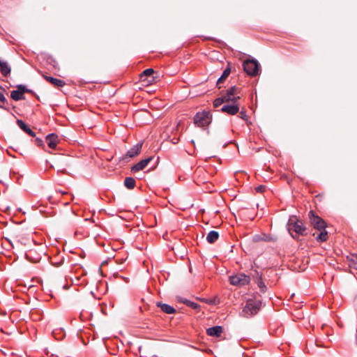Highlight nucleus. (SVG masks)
<instances>
[{
	"mask_svg": "<svg viewBox=\"0 0 357 357\" xmlns=\"http://www.w3.org/2000/svg\"><path fill=\"white\" fill-rule=\"evenodd\" d=\"M10 98L15 101L23 100L24 98V94L18 89L13 90L10 93Z\"/></svg>",
	"mask_w": 357,
	"mask_h": 357,
	"instance_id": "6ab92c4d",
	"label": "nucleus"
},
{
	"mask_svg": "<svg viewBox=\"0 0 357 357\" xmlns=\"http://www.w3.org/2000/svg\"><path fill=\"white\" fill-rule=\"evenodd\" d=\"M287 229L289 232L294 231L298 235H305L306 228L301 220L296 216H291L287 222Z\"/></svg>",
	"mask_w": 357,
	"mask_h": 357,
	"instance_id": "f03ea898",
	"label": "nucleus"
},
{
	"mask_svg": "<svg viewBox=\"0 0 357 357\" xmlns=\"http://www.w3.org/2000/svg\"><path fill=\"white\" fill-rule=\"evenodd\" d=\"M17 88L18 90H20L23 94L24 93H31V90L30 89H28L26 86L24 85H22V84H20V85H17Z\"/></svg>",
	"mask_w": 357,
	"mask_h": 357,
	"instance_id": "cd10ccee",
	"label": "nucleus"
},
{
	"mask_svg": "<svg viewBox=\"0 0 357 357\" xmlns=\"http://www.w3.org/2000/svg\"><path fill=\"white\" fill-rule=\"evenodd\" d=\"M257 284L259 288L260 289L261 291L264 292L266 291V285L264 282L262 281L261 278L260 277L258 280Z\"/></svg>",
	"mask_w": 357,
	"mask_h": 357,
	"instance_id": "bb28decb",
	"label": "nucleus"
},
{
	"mask_svg": "<svg viewBox=\"0 0 357 357\" xmlns=\"http://www.w3.org/2000/svg\"><path fill=\"white\" fill-rule=\"evenodd\" d=\"M261 305V303L259 301L248 300L241 312V315L247 318L255 315L260 310Z\"/></svg>",
	"mask_w": 357,
	"mask_h": 357,
	"instance_id": "f257e3e1",
	"label": "nucleus"
},
{
	"mask_svg": "<svg viewBox=\"0 0 357 357\" xmlns=\"http://www.w3.org/2000/svg\"><path fill=\"white\" fill-rule=\"evenodd\" d=\"M183 303L194 310H198L200 307V305L198 303L189 300H185L183 301Z\"/></svg>",
	"mask_w": 357,
	"mask_h": 357,
	"instance_id": "5701e85b",
	"label": "nucleus"
},
{
	"mask_svg": "<svg viewBox=\"0 0 357 357\" xmlns=\"http://www.w3.org/2000/svg\"><path fill=\"white\" fill-rule=\"evenodd\" d=\"M218 238H219V234H218V231H211L207 234L206 241L209 243H215L218 239Z\"/></svg>",
	"mask_w": 357,
	"mask_h": 357,
	"instance_id": "a211bd4d",
	"label": "nucleus"
},
{
	"mask_svg": "<svg viewBox=\"0 0 357 357\" xmlns=\"http://www.w3.org/2000/svg\"><path fill=\"white\" fill-rule=\"evenodd\" d=\"M223 331L222 327L215 326L206 329V334L212 337H220Z\"/></svg>",
	"mask_w": 357,
	"mask_h": 357,
	"instance_id": "9b49d317",
	"label": "nucleus"
},
{
	"mask_svg": "<svg viewBox=\"0 0 357 357\" xmlns=\"http://www.w3.org/2000/svg\"><path fill=\"white\" fill-rule=\"evenodd\" d=\"M46 142L48 146L52 149H56L59 142L58 136L54 133L49 134L46 136Z\"/></svg>",
	"mask_w": 357,
	"mask_h": 357,
	"instance_id": "9d476101",
	"label": "nucleus"
},
{
	"mask_svg": "<svg viewBox=\"0 0 357 357\" xmlns=\"http://www.w3.org/2000/svg\"><path fill=\"white\" fill-rule=\"evenodd\" d=\"M239 117L241 119H243V120L247 121L248 120V115L246 114V112L245 110H241L239 112Z\"/></svg>",
	"mask_w": 357,
	"mask_h": 357,
	"instance_id": "c756f323",
	"label": "nucleus"
},
{
	"mask_svg": "<svg viewBox=\"0 0 357 357\" xmlns=\"http://www.w3.org/2000/svg\"><path fill=\"white\" fill-rule=\"evenodd\" d=\"M10 66L8 62L0 59V72L4 77H8L10 73Z\"/></svg>",
	"mask_w": 357,
	"mask_h": 357,
	"instance_id": "4468645a",
	"label": "nucleus"
},
{
	"mask_svg": "<svg viewBox=\"0 0 357 357\" xmlns=\"http://www.w3.org/2000/svg\"><path fill=\"white\" fill-rule=\"evenodd\" d=\"M44 78L46 81L49 82L50 83H51L52 85H54L55 86L60 87V86H64V84H65V82L63 80L57 79V78H54L53 77L44 75Z\"/></svg>",
	"mask_w": 357,
	"mask_h": 357,
	"instance_id": "dca6fc26",
	"label": "nucleus"
},
{
	"mask_svg": "<svg viewBox=\"0 0 357 357\" xmlns=\"http://www.w3.org/2000/svg\"><path fill=\"white\" fill-rule=\"evenodd\" d=\"M347 259L349 268L357 271V255L351 254L350 256L347 257Z\"/></svg>",
	"mask_w": 357,
	"mask_h": 357,
	"instance_id": "f3484780",
	"label": "nucleus"
},
{
	"mask_svg": "<svg viewBox=\"0 0 357 357\" xmlns=\"http://www.w3.org/2000/svg\"><path fill=\"white\" fill-rule=\"evenodd\" d=\"M244 71L250 76H256L260 70L259 63L256 59H246L243 63Z\"/></svg>",
	"mask_w": 357,
	"mask_h": 357,
	"instance_id": "7ed1b4c3",
	"label": "nucleus"
},
{
	"mask_svg": "<svg viewBox=\"0 0 357 357\" xmlns=\"http://www.w3.org/2000/svg\"><path fill=\"white\" fill-rule=\"evenodd\" d=\"M264 189H265V186L264 185H259V186H257L255 188L256 191L258 192H264Z\"/></svg>",
	"mask_w": 357,
	"mask_h": 357,
	"instance_id": "7c9ffc66",
	"label": "nucleus"
},
{
	"mask_svg": "<svg viewBox=\"0 0 357 357\" xmlns=\"http://www.w3.org/2000/svg\"><path fill=\"white\" fill-rule=\"evenodd\" d=\"M124 185L129 190H132L135 186V180L132 177H126L124 180Z\"/></svg>",
	"mask_w": 357,
	"mask_h": 357,
	"instance_id": "aec40b11",
	"label": "nucleus"
},
{
	"mask_svg": "<svg viewBox=\"0 0 357 357\" xmlns=\"http://www.w3.org/2000/svg\"><path fill=\"white\" fill-rule=\"evenodd\" d=\"M222 103H225L224 99H222V97H220V98H216V99L213 101V106H214V107L218 108V107H220Z\"/></svg>",
	"mask_w": 357,
	"mask_h": 357,
	"instance_id": "a878e982",
	"label": "nucleus"
},
{
	"mask_svg": "<svg viewBox=\"0 0 357 357\" xmlns=\"http://www.w3.org/2000/svg\"><path fill=\"white\" fill-rule=\"evenodd\" d=\"M154 73V70L152 68H148L144 70L140 75V77L142 79L144 77H149Z\"/></svg>",
	"mask_w": 357,
	"mask_h": 357,
	"instance_id": "b1692460",
	"label": "nucleus"
},
{
	"mask_svg": "<svg viewBox=\"0 0 357 357\" xmlns=\"http://www.w3.org/2000/svg\"><path fill=\"white\" fill-rule=\"evenodd\" d=\"M227 91L233 94L234 96H239V89L235 86L230 87L227 89Z\"/></svg>",
	"mask_w": 357,
	"mask_h": 357,
	"instance_id": "393cba45",
	"label": "nucleus"
},
{
	"mask_svg": "<svg viewBox=\"0 0 357 357\" xmlns=\"http://www.w3.org/2000/svg\"><path fill=\"white\" fill-rule=\"evenodd\" d=\"M250 278L244 273H240L229 277V282L232 285L242 286L248 284Z\"/></svg>",
	"mask_w": 357,
	"mask_h": 357,
	"instance_id": "423d86ee",
	"label": "nucleus"
},
{
	"mask_svg": "<svg viewBox=\"0 0 357 357\" xmlns=\"http://www.w3.org/2000/svg\"><path fill=\"white\" fill-rule=\"evenodd\" d=\"M152 158V157H149L147 158L142 160L141 161H139V162H137L131 167V172L133 173H136L139 171L144 169L151 161Z\"/></svg>",
	"mask_w": 357,
	"mask_h": 357,
	"instance_id": "1a4fd4ad",
	"label": "nucleus"
},
{
	"mask_svg": "<svg viewBox=\"0 0 357 357\" xmlns=\"http://www.w3.org/2000/svg\"><path fill=\"white\" fill-rule=\"evenodd\" d=\"M17 126L26 134L30 135L31 137H35L36 133L29 128V126L22 121L20 119H17L16 121Z\"/></svg>",
	"mask_w": 357,
	"mask_h": 357,
	"instance_id": "f8f14e48",
	"label": "nucleus"
},
{
	"mask_svg": "<svg viewBox=\"0 0 357 357\" xmlns=\"http://www.w3.org/2000/svg\"><path fill=\"white\" fill-rule=\"evenodd\" d=\"M320 234L316 237V239L319 242H325L328 239V232L326 229L319 230Z\"/></svg>",
	"mask_w": 357,
	"mask_h": 357,
	"instance_id": "412c9836",
	"label": "nucleus"
},
{
	"mask_svg": "<svg viewBox=\"0 0 357 357\" xmlns=\"http://www.w3.org/2000/svg\"><path fill=\"white\" fill-rule=\"evenodd\" d=\"M156 305L166 314H174L176 312V310L168 304L162 303V302H157Z\"/></svg>",
	"mask_w": 357,
	"mask_h": 357,
	"instance_id": "ddd939ff",
	"label": "nucleus"
},
{
	"mask_svg": "<svg viewBox=\"0 0 357 357\" xmlns=\"http://www.w3.org/2000/svg\"><path fill=\"white\" fill-rule=\"evenodd\" d=\"M230 73H231L230 68L227 67L224 70L221 77L218 79L217 85H220L221 83H222L224 82V80L229 75Z\"/></svg>",
	"mask_w": 357,
	"mask_h": 357,
	"instance_id": "4be33fe9",
	"label": "nucleus"
},
{
	"mask_svg": "<svg viewBox=\"0 0 357 357\" xmlns=\"http://www.w3.org/2000/svg\"><path fill=\"white\" fill-rule=\"evenodd\" d=\"M222 99H224L225 103H232V102H238L240 100V96H234L231 93L227 91V93L222 96Z\"/></svg>",
	"mask_w": 357,
	"mask_h": 357,
	"instance_id": "2eb2a0df",
	"label": "nucleus"
},
{
	"mask_svg": "<svg viewBox=\"0 0 357 357\" xmlns=\"http://www.w3.org/2000/svg\"><path fill=\"white\" fill-rule=\"evenodd\" d=\"M211 122V114L210 112L203 111L197 112L194 116V123L199 126L204 127L210 124Z\"/></svg>",
	"mask_w": 357,
	"mask_h": 357,
	"instance_id": "20e7f679",
	"label": "nucleus"
},
{
	"mask_svg": "<svg viewBox=\"0 0 357 357\" xmlns=\"http://www.w3.org/2000/svg\"><path fill=\"white\" fill-rule=\"evenodd\" d=\"M6 102V98L4 96L3 93L0 91V102L1 103H5ZM0 108L4 109L7 111H8V109L2 105L0 104Z\"/></svg>",
	"mask_w": 357,
	"mask_h": 357,
	"instance_id": "c85d7f7f",
	"label": "nucleus"
},
{
	"mask_svg": "<svg viewBox=\"0 0 357 357\" xmlns=\"http://www.w3.org/2000/svg\"><path fill=\"white\" fill-rule=\"evenodd\" d=\"M240 107L238 102L226 103L220 111L229 115L236 114L239 112Z\"/></svg>",
	"mask_w": 357,
	"mask_h": 357,
	"instance_id": "0eeeda50",
	"label": "nucleus"
},
{
	"mask_svg": "<svg viewBox=\"0 0 357 357\" xmlns=\"http://www.w3.org/2000/svg\"><path fill=\"white\" fill-rule=\"evenodd\" d=\"M142 142H138L134 145L130 150H128L123 158H134L140 153L142 148Z\"/></svg>",
	"mask_w": 357,
	"mask_h": 357,
	"instance_id": "6e6552de",
	"label": "nucleus"
},
{
	"mask_svg": "<svg viewBox=\"0 0 357 357\" xmlns=\"http://www.w3.org/2000/svg\"><path fill=\"white\" fill-rule=\"evenodd\" d=\"M310 221L313 227L317 230L326 229V223L325 221L315 214L313 211H310L308 213Z\"/></svg>",
	"mask_w": 357,
	"mask_h": 357,
	"instance_id": "39448f33",
	"label": "nucleus"
},
{
	"mask_svg": "<svg viewBox=\"0 0 357 357\" xmlns=\"http://www.w3.org/2000/svg\"><path fill=\"white\" fill-rule=\"evenodd\" d=\"M35 142H36V144L38 146H43V141L41 139L36 138V139H35Z\"/></svg>",
	"mask_w": 357,
	"mask_h": 357,
	"instance_id": "2f4dec72",
	"label": "nucleus"
}]
</instances>
